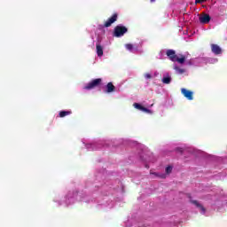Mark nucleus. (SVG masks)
Wrapping results in <instances>:
<instances>
[{"label":"nucleus","instance_id":"obj_1","mask_svg":"<svg viewBox=\"0 0 227 227\" xmlns=\"http://www.w3.org/2000/svg\"><path fill=\"white\" fill-rule=\"evenodd\" d=\"M168 58L170 59V61L180 63V65H184L185 63V56L181 55V58H178L176 56V51L175 50H168L166 52Z\"/></svg>","mask_w":227,"mask_h":227},{"label":"nucleus","instance_id":"obj_2","mask_svg":"<svg viewBox=\"0 0 227 227\" xmlns=\"http://www.w3.org/2000/svg\"><path fill=\"white\" fill-rule=\"evenodd\" d=\"M129 31V28L125 26L117 25L114 29V36H116V38H120L125 35Z\"/></svg>","mask_w":227,"mask_h":227},{"label":"nucleus","instance_id":"obj_3","mask_svg":"<svg viewBox=\"0 0 227 227\" xmlns=\"http://www.w3.org/2000/svg\"><path fill=\"white\" fill-rule=\"evenodd\" d=\"M100 84H102V78L93 79L91 82H90L83 87V90H95V88H98Z\"/></svg>","mask_w":227,"mask_h":227},{"label":"nucleus","instance_id":"obj_4","mask_svg":"<svg viewBox=\"0 0 227 227\" xmlns=\"http://www.w3.org/2000/svg\"><path fill=\"white\" fill-rule=\"evenodd\" d=\"M118 20V13H114L104 24V27H111Z\"/></svg>","mask_w":227,"mask_h":227},{"label":"nucleus","instance_id":"obj_5","mask_svg":"<svg viewBox=\"0 0 227 227\" xmlns=\"http://www.w3.org/2000/svg\"><path fill=\"white\" fill-rule=\"evenodd\" d=\"M181 93L184 95V97H185V98H187V100H193L194 98L193 92L187 89H182Z\"/></svg>","mask_w":227,"mask_h":227},{"label":"nucleus","instance_id":"obj_6","mask_svg":"<svg viewBox=\"0 0 227 227\" xmlns=\"http://www.w3.org/2000/svg\"><path fill=\"white\" fill-rule=\"evenodd\" d=\"M210 15L207 13H204L202 16L199 18L200 24H208L210 22Z\"/></svg>","mask_w":227,"mask_h":227},{"label":"nucleus","instance_id":"obj_7","mask_svg":"<svg viewBox=\"0 0 227 227\" xmlns=\"http://www.w3.org/2000/svg\"><path fill=\"white\" fill-rule=\"evenodd\" d=\"M211 51L214 54L219 55L222 54L223 50L217 44H211Z\"/></svg>","mask_w":227,"mask_h":227},{"label":"nucleus","instance_id":"obj_8","mask_svg":"<svg viewBox=\"0 0 227 227\" xmlns=\"http://www.w3.org/2000/svg\"><path fill=\"white\" fill-rule=\"evenodd\" d=\"M190 202L192 203V205H195V207H197L198 208H200L201 210L202 214H205V212H207V209L205 208V207H203V205L200 204V202H198V200H190Z\"/></svg>","mask_w":227,"mask_h":227},{"label":"nucleus","instance_id":"obj_9","mask_svg":"<svg viewBox=\"0 0 227 227\" xmlns=\"http://www.w3.org/2000/svg\"><path fill=\"white\" fill-rule=\"evenodd\" d=\"M96 51L98 58H102V56H104V47H102L98 43L96 44Z\"/></svg>","mask_w":227,"mask_h":227},{"label":"nucleus","instance_id":"obj_10","mask_svg":"<svg viewBox=\"0 0 227 227\" xmlns=\"http://www.w3.org/2000/svg\"><path fill=\"white\" fill-rule=\"evenodd\" d=\"M116 90V87L114 86L113 82H108L106 84V93H113Z\"/></svg>","mask_w":227,"mask_h":227},{"label":"nucleus","instance_id":"obj_11","mask_svg":"<svg viewBox=\"0 0 227 227\" xmlns=\"http://www.w3.org/2000/svg\"><path fill=\"white\" fill-rule=\"evenodd\" d=\"M72 114V111H60L59 114V118H65V116H68Z\"/></svg>","mask_w":227,"mask_h":227},{"label":"nucleus","instance_id":"obj_12","mask_svg":"<svg viewBox=\"0 0 227 227\" xmlns=\"http://www.w3.org/2000/svg\"><path fill=\"white\" fill-rule=\"evenodd\" d=\"M163 84H169L171 82V76H167L162 78Z\"/></svg>","mask_w":227,"mask_h":227},{"label":"nucleus","instance_id":"obj_13","mask_svg":"<svg viewBox=\"0 0 227 227\" xmlns=\"http://www.w3.org/2000/svg\"><path fill=\"white\" fill-rule=\"evenodd\" d=\"M175 70H176L177 74H185V69H182L178 67H175Z\"/></svg>","mask_w":227,"mask_h":227},{"label":"nucleus","instance_id":"obj_14","mask_svg":"<svg viewBox=\"0 0 227 227\" xmlns=\"http://www.w3.org/2000/svg\"><path fill=\"white\" fill-rule=\"evenodd\" d=\"M133 106L136 109H138L139 111H142L143 109V106H141L139 103H134Z\"/></svg>","mask_w":227,"mask_h":227},{"label":"nucleus","instance_id":"obj_15","mask_svg":"<svg viewBox=\"0 0 227 227\" xmlns=\"http://www.w3.org/2000/svg\"><path fill=\"white\" fill-rule=\"evenodd\" d=\"M125 47L128 51H132L134 49V45H132L131 43H127Z\"/></svg>","mask_w":227,"mask_h":227},{"label":"nucleus","instance_id":"obj_16","mask_svg":"<svg viewBox=\"0 0 227 227\" xmlns=\"http://www.w3.org/2000/svg\"><path fill=\"white\" fill-rule=\"evenodd\" d=\"M173 171V167L168 166L166 168V174L169 175V173H171Z\"/></svg>","mask_w":227,"mask_h":227},{"label":"nucleus","instance_id":"obj_17","mask_svg":"<svg viewBox=\"0 0 227 227\" xmlns=\"http://www.w3.org/2000/svg\"><path fill=\"white\" fill-rule=\"evenodd\" d=\"M145 79H152V74H150V73H146L145 74Z\"/></svg>","mask_w":227,"mask_h":227},{"label":"nucleus","instance_id":"obj_18","mask_svg":"<svg viewBox=\"0 0 227 227\" xmlns=\"http://www.w3.org/2000/svg\"><path fill=\"white\" fill-rule=\"evenodd\" d=\"M142 111H144V113H150V110L145 106H142Z\"/></svg>","mask_w":227,"mask_h":227},{"label":"nucleus","instance_id":"obj_19","mask_svg":"<svg viewBox=\"0 0 227 227\" xmlns=\"http://www.w3.org/2000/svg\"><path fill=\"white\" fill-rule=\"evenodd\" d=\"M200 3H205V0H195V4H200Z\"/></svg>","mask_w":227,"mask_h":227},{"label":"nucleus","instance_id":"obj_20","mask_svg":"<svg viewBox=\"0 0 227 227\" xmlns=\"http://www.w3.org/2000/svg\"><path fill=\"white\" fill-rule=\"evenodd\" d=\"M153 175H155V176H160V178H166L164 175L159 176L157 173H153Z\"/></svg>","mask_w":227,"mask_h":227},{"label":"nucleus","instance_id":"obj_21","mask_svg":"<svg viewBox=\"0 0 227 227\" xmlns=\"http://www.w3.org/2000/svg\"><path fill=\"white\" fill-rule=\"evenodd\" d=\"M178 152H180V153H182L184 151L182 150V148H178L177 149Z\"/></svg>","mask_w":227,"mask_h":227},{"label":"nucleus","instance_id":"obj_22","mask_svg":"<svg viewBox=\"0 0 227 227\" xmlns=\"http://www.w3.org/2000/svg\"><path fill=\"white\" fill-rule=\"evenodd\" d=\"M151 3H155V0H151Z\"/></svg>","mask_w":227,"mask_h":227}]
</instances>
